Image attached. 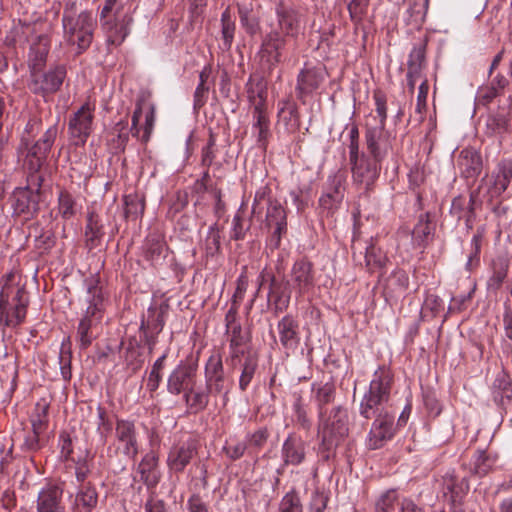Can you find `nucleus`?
<instances>
[{
  "label": "nucleus",
  "mask_w": 512,
  "mask_h": 512,
  "mask_svg": "<svg viewBox=\"0 0 512 512\" xmlns=\"http://www.w3.org/2000/svg\"><path fill=\"white\" fill-rule=\"evenodd\" d=\"M85 287L84 301L87 307L77 329V337L82 347L89 346L94 338L93 329L101 319L104 301L102 288L99 286V280L96 277L87 279Z\"/></svg>",
  "instance_id": "obj_2"
},
{
  "label": "nucleus",
  "mask_w": 512,
  "mask_h": 512,
  "mask_svg": "<svg viewBox=\"0 0 512 512\" xmlns=\"http://www.w3.org/2000/svg\"><path fill=\"white\" fill-rule=\"evenodd\" d=\"M398 499L395 490H388L383 493L376 502V512H390Z\"/></svg>",
  "instance_id": "obj_43"
},
{
  "label": "nucleus",
  "mask_w": 512,
  "mask_h": 512,
  "mask_svg": "<svg viewBox=\"0 0 512 512\" xmlns=\"http://www.w3.org/2000/svg\"><path fill=\"white\" fill-rule=\"evenodd\" d=\"M63 490L57 485L43 487L36 499V512H65Z\"/></svg>",
  "instance_id": "obj_17"
},
{
  "label": "nucleus",
  "mask_w": 512,
  "mask_h": 512,
  "mask_svg": "<svg viewBox=\"0 0 512 512\" xmlns=\"http://www.w3.org/2000/svg\"><path fill=\"white\" fill-rule=\"evenodd\" d=\"M429 91V85L426 79L422 80L417 95V102L415 106V113L418 115L417 121L422 122L427 107V95Z\"/></svg>",
  "instance_id": "obj_37"
},
{
  "label": "nucleus",
  "mask_w": 512,
  "mask_h": 512,
  "mask_svg": "<svg viewBox=\"0 0 512 512\" xmlns=\"http://www.w3.org/2000/svg\"><path fill=\"white\" fill-rule=\"evenodd\" d=\"M278 24L274 29L280 32L285 38L296 37L300 31V16L292 10L284 7L277 9Z\"/></svg>",
  "instance_id": "obj_22"
},
{
  "label": "nucleus",
  "mask_w": 512,
  "mask_h": 512,
  "mask_svg": "<svg viewBox=\"0 0 512 512\" xmlns=\"http://www.w3.org/2000/svg\"><path fill=\"white\" fill-rule=\"evenodd\" d=\"M366 144L371 156L376 161H382L391 148L389 133L385 130V125L372 124L368 121L366 124Z\"/></svg>",
  "instance_id": "obj_12"
},
{
  "label": "nucleus",
  "mask_w": 512,
  "mask_h": 512,
  "mask_svg": "<svg viewBox=\"0 0 512 512\" xmlns=\"http://www.w3.org/2000/svg\"><path fill=\"white\" fill-rule=\"evenodd\" d=\"M392 383L391 372L382 367L375 371L360 403V414L370 419L376 416L367 437L369 449H378L390 440L395 432L394 416L388 412L382 413L384 405L388 402Z\"/></svg>",
  "instance_id": "obj_1"
},
{
  "label": "nucleus",
  "mask_w": 512,
  "mask_h": 512,
  "mask_svg": "<svg viewBox=\"0 0 512 512\" xmlns=\"http://www.w3.org/2000/svg\"><path fill=\"white\" fill-rule=\"evenodd\" d=\"M161 374L159 371L151 370L147 379V387L150 391H155L160 384Z\"/></svg>",
  "instance_id": "obj_62"
},
{
  "label": "nucleus",
  "mask_w": 512,
  "mask_h": 512,
  "mask_svg": "<svg viewBox=\"0 0 512 512\" xmlns=\"http://www.w3.org/2000/svg\"><path fill=\"white\" fill-rule=\"evenodd\" d=\"M64 29V39L72 46H76L77 53L80 54L91 45L96 21L92 13L82 11L77 16L67 13L62 19Z\"/></svg>",
  "instance_id": "obj_4"
},
{
  "label": "nucleus",
  "mask_w": 512,
  "mask_h": 512,
  "mask_svg": "<svg viewBox=\"0 0 512 512\" xmlns=\"http://www.w3.org/2000/svg\"><path fill=\"white\" fill-rule=\"evenodd\" d=\"M497 96V89L493 86L481 87L477 93V100L480 104L487 105Z\"/></svg>",
  "instance_id": "obj_51"
},
{
  "label": "nucleus",
  "mask_w": 512,
  "mask_h": 512,
  "mask_svg": "<svg viewBox=\"0 0 512 512\" xmlns=\"http://www.w3.org/2000/svg\"><path fill=\"white\" fill-rule=\"evenodd\" d=\"M77 212V207L68 193L61 192L59 195V213L64 220H70Z\"/></svg>",
  "instance_id": "obj_40"
},
{
  "label": "nucleus",
  "mask_w": 512,
  "mask_h": 512,
  "mask_svg": "<svg viewBox=\"0 0 512 512\" xmlns=\"http://www.w3.org/2000/svg\"><path fill=\"white\" fill-rule=\"evenodd\" d=\"M281 512H302L299 498L294 494H286L280 503Z\"/></svg>",
  "instance_id": "obj_47"
},
{
  "label": "nucleus",
  "mask_w": 512,
  "mask_h": 512,
  "mask_svg": "<svg viewBox=\"0 0 512 512\" xmlns=\"http://www.w3.org/2000/svg\"><path fill=\"white\" fill-rule=\"evenodd\" d=\"M424 404L431 416L436 417L441 413V406L433 395H426L424 397Z\"/></svg>",
  "instance_id": "obj_55"
},
{
  "label": "nucleus",
  "mask_w": 512,
  "mask_h": 512,
  "mask_svg": "<svg viewBox=\"0 0 512 512\" xmlns=\"http://www.w3.org/2000/svg\"><path fill=\"white\" fill-rule=\"evenodd\" d=\"M425 51L422 47H414L409 55L408 66H423Z\"/></svg>",
  "instance_id": "obj_56"
},
{
  "label": "nucleus",
  "mask_w": 512,
  "mask_h": 512,
  "mask_svg": "<svg viewBox=\"0 0 512 512\" xmlns=\"http://www.w3.org/2000/svg\"><path fill=\"white\" fill-rule=\"evenodd\" d=\"M493 464V461L490 459L488 455H486L485 452H480L476 456L473 468L475 473L478 475H485L489 472Z\"/></svg>",
  "instance_id": "obj_45"
},
{
  "label": "nucleus",
  "mask_w": 512,
  "mask_h": 512,
  "mask_svg": "<svg viewBox=\"0 0 512 512\" xmlns=\"http://www.w3.org/2000/svg\"><path fill=\"white\" fill-rule=\"evenodd\" d=\"M246 93L253 109L266 107L267 81L263 76L251 75L246 83Z\"/></svg>",
  "instance_id": "obj_21"
},
{
  "label": "nucleus",
  "mask_w": 512,
  "mask_h": 512,
  "mask_svg": "<svg viewBox=\"0 0 512 512\" xmlns=\"http://www.w3.org/2000/svg\"><path fill=\"white\" fill-rule=\"evenodd\" d=\"M42 176L39 172H29L27 177L28 186L16 188L12 194L11 201L13 214L22 219L17 221H28L34 213L38 201V190L42 183Z\"/></svg>",
  "instance_id": "obj_6"
},
{
  "label": "nucleus",
  "mask_w": 512,
  "mask_h": 512,
  "mask_svg": "<svg viewBox=\"0 0 512 512\" xmlns=\"http://www.w3.org/2000/svg\"><path fill=\"white\" fill-rule=\"evenodd\" d=\"M253 133L257 136L258 142H264L269 132V119L265 108L253 109Z\"/></svg>",
  "instance_id": "obj_33"
},
{
  "label": "nucleus",
  "mask_w": 512,
  "mask_h": 512,
  "mask_svg": "<svg viewBox=\"0 0 512 512\" xmlns=\"http://www.w3.org/2000/svg\"><path fill=\"white\" fill-rule=\"evenodd\" d=\"M457 165L464 177L475 178L482 169L481 156L474 149H463L459 154Z\"/></svg>",
  "instance_id": "obj_26"
},
{
  "label": "nucleus",
  "mask_w": 512,
  "mask_h": 512,
  "mask_svg": "<svg viewBox=\"0 0 512 512\" xmlns=\"http://www.w3.org/2000/svg\"><path fill=\"white\" fill-rule=\"evenodd\" d=\"M93 109L89 104L83 105L70 118L68 129L76 145H84L92 132Z\"/></svg>",
  "instance_id": "obj_13"
},
{
  "label": "nucleus",
  "mask_w": 512,
  "mask_h": 512,
  "mask_svg": "<svg viewBox=\"0 0 512 512\" xmlns=\"http://www.w3.org/2000/svg\"><path fill=\"white\" fill-rule=\"evenodd\" d=\"M511 178L512 164L508 161L500 162L491 175L482 179L477 196L481 201L491 202L507 189Z\"/></svg>",
  "instance_id": "obj_9"
},
{
  "label": "nucleus",
  "mask_w": 512,
  "mask_h": 512,
  "mask_svg": "<svg viewBox=\"0 0 512 512\" xmlns=\"http://www.w3.org/2000/svg\"><path fill=\"white\" fill-rule=\"evenodd\" d=\"M343 198V178L341 176H334L332 179V191L327 192L321 197L320 204L326 209H332L334 206L341 203Z\"/></svg>",
  "instance_id": "obj_31"
},
{
  "label": "nucleus",
  "mask_w": 512,
  "mask_h": 512,
  "mask_svg": "<svg viewBox=\"0 0 512 512\" xmlns=\"http://www.w3.org/2000/svg\"><path fill=\"white\" fill-rule=\"evenodd\" d=\"M132 18L118 0H105L100 12V25L107 43L119 46L129 33Z\"/></svg>",
  "instance_id": "obj_3"
},
{
  "label": "nucleus",
  "mask_w": 512,
  "mask_h": 512,
  "mask_svg": "<svg viewBox=\"0 0 512 512\" xmlns=\"http://www.w3.org/2000/svg\"><path fill=\"white\" fill-rule=\"evenodd\" d=\"M286 41V38L280 35L278 30L272 29L263 38L260 50L262 59L272 66L279 63L286 46Z\"/></svg>",
  "instance_id": "obj_18"
},
{
  "label": "nucleus",
  "mask_w": 512,
  "mask_h": 512,
  "mask_svg": "<svg viewBox=\"0 0 512 512\" xmlns=\"http://www.w3.org/2000/svg\"><path fill=\"white\" fill-rule=\"evenodd\" d=\"M188 512H208L207 506L198 496H192L187 502Z\"/></svg>",
  "instance_id": "obj_59"
},
{
  "label": "nucleus",
  "mask_w": 512,
  "mask_h": 512,
  "mask_svg": "<svg viewBox=\"0 0 512 512\" xmlns=\"http://www.w3.org/2000/svg\"><path fill=\"white\" fill-rule=\"evenodd\" d=\"M124 219L126 222H136L141 219L144 211V201L137 194H130L124 199Z\"/></svg>",
  "instance_id": "obj_30"
},
{
  "label": "nucleus",
  "mask_w": 512,
  "mask_h": 512,
  "mask_svg": "<svg viewBox=\"0 0 512 512\" xmlns=\"http://www.w3.org/2000/svg\"><path fill=\"white\" fill-rule=\"evenodd\" d=\"M144 512H167L163 501L150 499L144 505Z\"/></svg>",
  "instance_id": "obj_61"
},
{
  "label": "nucleus",
  "mask_w": 512,
  "mask_h": 512,
  "mask_svg": "<svg viewBox=\"0 0 512 512\" xmlns=\"http://www.w3.org/2000/svg\"><path fill=\"white\" fill-rule=\"evenodd\" d=\"M225 450H226L227 455L231 459H238L244 454V452L246 450V445L244 442H238V443L230 444V445L226 446Z\"/></svg>",
  "instance_id": "obj_58"
},
{
  "label": "nucleus",
  "mask_w": 512,
  "mask_h": 512,
  "mask_svg": "<svg viewBox=\"0 0 512 512\" xmlns=\"http://www.w3.org/2000/svg\"><path fill=\"white\" fill-rule=\"evenodd\" d=\"M348 415L346 410L335 408L319 429L322 439L321 448L331 451L348 433Z\"/></svg>",
  "instance_id": "obj_7"
},
{
  "label": "nucleus",
  "mask_w": 512,
  "mask_h": 512,
  "mask_svg": "<svg viewBox=\"0 0 512 512\" xmlns=\"http://www.w3.org/2000/svg\"><path fill=\"white\" fill-rule=\"evenodd\" d=\"M224 375L222 357L219 353H213L205 365V379Z\"/></svg>",
  "instance_id": "obj_39"
},
{
  "label": "nucleus",
  "mask_w": 512,
  "mask_h": 512,
  "mask_svg": "<svg viewBox=\"0 0 512 512\" xmlns=\"http://www.w3.org/2000/svg\"><path fill=\"white\" fill-rule=\"evenodd\" d=\"M66 77L64 66H56L46 73L37 70L31 73L28 87L31 92L43 97L57 92Z\"/></svg>",
  "instance_id": "obj_11"
},
{
  "label": "nucleus",
  "mask_w": 512,
  "mask_h": 512,
  "mask_svg": "<svg viewBox=\"0 0 512 512\" xmlns=\"http://www.w3.org/2000/svg\"><path fill=\"white\" fill-rule=\"evenodd\" d=\"M381 161H376L362 155L360 160L351 163L353 182L357 185H364L368 189L379 176Z\"/></svg>",
  "instance_id": "obj_16"
},
{
  "label": "nucleus",
  "mask_w": 512,
  "mask_h": 512,
  "mask_svg": "<svg viewBox=\"0 0 512 512\" xmlns=\"http://www.w3.org/2000/svg\"><path fill=\"white\" fill-rule=\"evenodd\" d=\"M47 407L41 406L37 408V414L32 417V429L36 433H40L46 421Z\"/></svg>",
  "instance_id": "obj_52"
},
{
  "label": "nucleus",
  "mask_w": 512,
  "mask_h": 512,
  "mask_svg": "<svg viewBox=\"0 0 512 512\" xmlns=\"http://www.w3.org/2000/svg\"><path fill=\"white\" fill-rule=\"evenodd\" d=\"M508 131V123L502 115H489L486 119L484 133L487 137L501 138Z\"/></svg>",
  "instance_id": "obj_35"
},
{
  "label": "nucleus",
  "mask_w": 512,
  "mask_h": 512,
  "mask_svg": "<svg viewBox=\"0 0 512 512\" xmlns=\"http://www.w3.org/2000/svg\"><path fill=\"white\" fill-rule=\"evenodd\" d=\"M481 239H482V233H478V234L474 235L471 240L472 251L469 255V258H468V261L466 264L469 269L471 268L474 259L478 260V254L481 249Z\"/></svg>",
  "instance_id": "obj_54"
},
{
  "label": "nucleus",
  "mask_w": 512,
  "mask_h": 512,
  "mask_svg": "<svg viewBox=\"0 0 512 512\" xmlns=\"http://www.w3.org/2000/svg\"><path fill=\"white\" fill-rule=\"evenodd\" d=\"M215 140L213 137H210L208 144L202 150V164L204 166H211L213 160L215 158V150H214Z\"/></svg>",
  "instance_id": "obj_53"
},
{
  "label": "nucleus",
  "mask_w": 512,
  "mask_h": 512,
  "mask_svg": "<svg viewBox=\"0 0 512 512\" xmlns=\"http://www.w3.org/2000/svg\"><path fill=\"white\" fill-rule=\"evenodd\" d=\"M398 505L400 512H421V509H419L417 505L408 498H403Z\"/></svg>",
  "instance_id": "obj_64"
},
{
  "label": "nucleus",
  "mask_w": 512,
  "mask_h": 512,
  "mask_svg": "<svg viewBox=\"0 0 512 512\" xmlns=\"http://www.w3.org/2000/svg\"><path fill=\"white\" fill-rule=\"evenodd\" d=\"M155 119V105L150 101L148 94L142 93L136 100L132 115V134L140 137L142 142H147L153 132Z\"/></svg>",
  "instance_id": "obj_8"
},
{
  "label": "nucleus",
  "mask_w": 512,
  "mask_h": 512,
  "mask_svg": "<svg viewBox=\"0 0 512 512\" xmlns=\"http://www.w3.org/2000/svg\"><path fill=\"white\" fill-rule=\"evenodd\" d=\"M256 367H257V363L253 358L248 357L245 360V363H244L243 369H242V373H241L240 379H239V388L242 391H244L247 388V386L249 385V383L251 382V380L254 376Z\"/></svg>",
  "instance_id": "obj_42"
},
{
  "label": "nucleus",
  "mask_w": 512,
  "mask_h": 512,
  "mask_svg": "<svg viewBox=\"0 0 512 512\" xmlns=\"http://www.w3.org/2000/svg\"><path fill=\"white\" fill-rule=\"evenodd\" d=\"M207 388L214 393L220 394L224 392V396L226 397L227 391H225V377L224 375H219L212 377L206 380Z\"/></svg>",
  "instance_id": "obj_50"
},
{
  "label": "nucleus",
  "mask_w": 512,
  "mask_h": 512,
  "mask_svg": "<svg viewBox=\"0 0 512 512\" xmlns=\"http://www.w3.org/2000/svg\"><path fill=\"white\" fill-rule=\"evenodd\" d=\"M311 269V264L305 260L295 262L292 268V287L299 294L308 292L313 286Z\"/></svg>",
  "instance_id": "obj_25"
},
{
  "label": "nucleus",
  "mask_w": 512,
  "mask_h": 512,
  "mask_svg": "<svg viewBox=\"0 0 512 512\" xmlns=\"http://www.w3.org/2000/svg\"><path fill=\"white\" fill-rule=\"evenodd\" d=\"M116 448L127 458L133 459L138 453L135 425L127 420H118L115 427Z\"/></svg>",
  "instance_id": "obj_15"
},
{
  "label": "nucleus",
  "mask_w": 512,
  "mask_h": 512,
  "mask_svg": "<svg viewBox=\"0 0 512 512\" xmlns=\"http://www.w3.org/2000/svg\"><path fill=\"white\" fill-rule=\"evenodd\" d=\"M221 22L224 46L226 48H230L234 38L235 24L232 21L228 10H225L222 13Z\"/></svg>",
  "instance_id": "obj_38"
},
{
  "label": "nucleus",
  "mask_w": 512,
  "mask_h": 512,
  "mask_svg": "<svg viewBox=\"0 0 512 512\" xmlns=\"http://www.w3.org/2000/svg\"><path fill=\"white\" fill-rule=\"evenodd\" d=\"M325 79V73L322 69L305 68L297 78L296 93L297 97L305 103V97L311 95L317 90Z\"/></svg>",
  "instance_id": "obj_19"
},
{
  "label": "nucleus",
  "mask_w": 512,
  "mask_h": 512,
  "mask_svg": "<svg viewBox=\"0 0 512 512\" xmlns=\"http://www.w3.org/2000/svg\"><path fill=\"white\" fill-rule=\"evenodd\" d=\"M195 450L196 444L192 439L172 447L167 459L170 470L174 472L182 471L194 456Z\"/></svg>",
  "instance_id": "obj_20"
},
{
  "label": "nucleus",
  "mask_w": 512,
  "mask_h": 512,
  "mask_svg": "<svg viewBox=\"0 0 512 512\" xmlns=\"http://www.w3.org/2000/svg\"><path fill=\"white\" fill-rule=\"evenodd\" d=\"M267 224H284L285 210L277 202H270L266 214Z\"/></svg>",
  "instance_id": "obj_44"
},
{
  "label": "nucleus",
  "mask_w": 512,
  "mask_h": 512,
  "mask_svg": "<svg viewBox=\"0 0 512 512\" xmlns=\"http://www.w3.org/2000/svg\"><path fill=\"white\" fill-rule=\"evenodd\" d=\"M375 104H376V114L377 116H372L371 120L372 124H382L385 125L387 118V108L385 101L380 96H375Z\"/></svg>",
  "instance_id": "obj_48"
},
{
  "label": "nucleus",
  "mask_w": 512,
  "mask_h": 512,
  "mask_svg": "<svg viewBox=\"0 0 512 512\" xmlns=\"http://www.w3.org/2000/svg\"><path fill=\"white\" fill-rule=\"evenodd\" d=\"M28 297L21 287L5 286L0 293V326L15 327L26 316Z\"/></svg>",
  "instance_id": "obj_5"
},
{
  "label": "nucleus",
  "mask_w": 512,
  "mask_h": 512,
  "mask_svg": "<svg viewBox=\"0 0 512 512\" xmlns=\"http://www.w3.org/2000/svg\"><path fill=\"white\" fill-rule=\"evenodd\" d=\"M333 386L329 383L321 385L315 392L316 399L320 405L327 404L333 399Z\"/></svg>",
  "instance_id": "obj_49"
},
{
  "label": "nucleus",
  "mask_w": 512,
  "mask_h": 512,
  "mask_svg": "<svg viewBox=\"0 0 512 512\" xmlns=\"http://www.w3.org/2000/svg\"><path fill=\"white\" fill-rule=\"evenodd\" d=\"M89 474V469L85 463L78 464L75 470V476L76 481L79 483V485L87 484L85 480L87 479V476Z\"/></svg>",
  "instance_id": "obj_63"
},
{
  "label": "nucleus",
  "mask_w": 512,
  "mask_h": 512,
  "mask_svg": "<svg viewBox=\"0 0 512 512\" xmlns=\"http://www.w3.org/2000/svg\"><path fill=\"white\" fill-rule=\"evenodd\" d=\"M57 134V125H51L37 142L27 148L23 166L28 172L40 171L56 140Z\"/></svg>",
  "instance_id": "obj_10"
},
{
  "label": "nucleus",
  "mask_w": 512,
  "mask_h": 512,
  "mask_svg": "<svg viewBox=\"0 0 512 512\" xmlns=\"http://www.w3.org/2000/svg\"><path fill=\"white\" fill-rule=\"evenodd\" d=\"M183 398L186 404L195 411L202 410L208 403V395L204 391H196L194 386L184 392Z\"/></svg>",
  "instance_id": "obj_36"
},
{
  "label": "nucleus",
  "mask_w": 512,
  "mask_h": 512,
  "mask_svg": "<svg viewBox=\"0 0 512 512\" xmlns=\"http://www.w3.org/2000/svg\"><path fill=\"white\" fill-rule=\"evenodd\" d=\"M244 342L240 326H234L231 331L230 348L242 347Z\"/></svg>",
  "instance_id": "obj_60"
},
{
  "label": "nucleus",
  "mask_w": 512,
  "mask_h": 512,
  "mask_svg": "<svg viewBox=\"0 0 512 512\" xmlns=\"http://www.w3.org/2000/svg\"><path fill=\"white\" fill-rule=\"evenodd\" d=\"M278 332L285 348H294L298 343L297 323L292 317L286 316L278 323Z\"/></svg>",
  "instance_id": "obj_29"
},
{
  "label": "nucleus",
  "mask_w": 512,
  "mask_h": 512,
  "mask_svg": "<svg viewBox=\"0 0 512 512\" xmlns=\"http://www.w3.org/2000/svg\"><path fill=\"white\" fill-rule=\"evenodd\" d=\"M59 361H60L61 374H62L63 378L65 380L70 379V377H71L70 353L62 350L60 353Z\"/></svg>",
  "instance_id": "obj_57"
},
{
  "label": "nucleus",
  "mask_w": 512,
  "mask_h": 512,
  "mask_svg": "<svg viewBox=\"0 0 512 512\" xmlns=\"http://www.w3.org/2000/svg\"><path fill=\"white\" fill-rule=\"evenodd\" d=\"M98 495L91 484L78 486L74 500L71 505L72 512H91L96 507Z\"/></svg>",
  "instance_id": "obj_23"
},
{
  "label": "nucleus",
  "mask_w": 512,
  "mask_h": 512,
  "mask_svg": "<svg viewBox=\"0 0 512 512\" xmlns=\"http://www.w3.org/2000/svg\"><path fill=\"white\" fill-rule=\"evenodd\" d=\"M386 260L387 258L385 254L380 249H377L374 246H370L369 248H367L365 254V261L366 265L370 269L383 267L386 263Z\"/></svg>",
  "instance_id": "obj_41"
},
{
  "label": "nucleus",
  "mask_w": 512,
  "mask_h": 512,
  "mask_svg": "<svg viewBox=\"0 0 512 512\" xmlns=\"http://www.w3.org/2000/svg\"><path fill=\"white\" fill-rule=\"evenodd\" d=\"M259 5L254 0H245L238 4L241 24L249 33H255L258 28Z\"/></svg>",
  "instance_id": "obj_27"
},
{
  "label": "nucleus",
  "mask_w": 512,
  "mask_h": 512,
  "mask_svg": "<svg viewBox=\"0 0 512 512\" xmlns=\"http://www.w3.org/2000/svg\"><path fill=\"white\" fill-rule=\"evenodd\" d=\"M306 443L295 435H290L283 443L282 456L289 465H299L305 459Z\"/></svg>",
  "instance_id": "obj_24"
},
{
  "label": "nucleus",
  "mask_w": 512,
  "mask_h": 512,
  "mask_svg": "<svg viewBox=\"0 0 512 512\" xmlns=\"http://www.w3.org/2000/svg\"><path fill=\"white\" fill-rule=\"evenodd\" d=\"M407 21L415 26L420 25L427 14L429 0H407Z\"/></svg>",
  "instance_id": "obj_32"
},
{
  "label": "nucleus",
  "mask_w": 512,
  "mask_h": 512,
  "mask_svg": "<svg viewBox=\"0 0 512 512\" xmlns=\"http://www.w3.org/2000/svg\"><path fill=\"white\" fill-rule=\"evenodd\" d=\"M197 373L196 365L180 362L167 380V390L172 395H179L194 386Z\"/></svg>",
  "instance_id": "obj_14"
},
{
  "label": "nucleus",
  "mask_w": 512,
  "mask_h": 512,
  "mask_svg": "<svg viewBox=\"0 0 512 512\" xmlns=\"http://www.w3.org/2000/svg\"><path fill=\"white\" fill-rule=\"evenodd\" d=\"M157 458L154 454H147L140 462L138 469L142 479L148 485H155L158 482V474L156 471Z\"/></svg>",
  "instance_id": "obj_34"
},
{
  "label": "nucleus",
  "mask_w": 512,
  "mask_h": 512,
  "mask_svg": "<svg viewBox=\"0 0 512 512\" xmlns=\"http://www.w3.org/2000/svg\"><path fill=\"white\" fill-rule=\"evenodd\" d=\"M48 51V40L44 37H40L31 45L28 57V65L31 73L44 68Z\"/></svg>",
  "instance_id": "obj_28"
},
{
  "label": "nucleus",
  "mask_w": 512,
  "mask_h": 512,
  "mask_svg": "<svg viewBox=\"0 0 512 512\" xmlns=\"http://www.w3.org/2000/svg\"><path fill=\"white\" fill-rule=\"evenodd\" d=\"M369 0H350L348 10L353 20L358 21L366 13Z\"/></svg>",
  "instance_id": "obj_46"
}]
</instances>
